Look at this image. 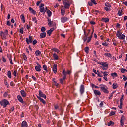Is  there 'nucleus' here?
Masks as SVG:
<instances>
[{
	"label": "nucleus",
	"instance_id": "nucleus-1",
	"mask_svg": "<svg viewBox=\"0 0 127 127\" xmlns=\"http://www.w3.org/2000/svg\"><path fill=\"white\" fill-rule=\"evenodd\" d=\"M0 35L3 40L6 39L7 36L8 35V30H5L4 32L1 31Z\"/></svg>",
	"mask_w": 127,
	"mask_h": 127
},
{
	"label": "nucleus",
	"instance_id": "nucleus-2",
	"mask_svg": "<svg viewBox=\"0 0 127 127\" xmlns=\"http://www.w3.org/2000/svg\"><path fill=\"white\" fill-rule=\"evenodd\" d=\"M117 37H118L119 39L121 40H124L125 38H126V36L124 34H122V32H121V30L117 31L116 33Z\"/></svg>",
	"mask_w": 127,
	"mask_h": 127
},
{
	"label": "nucleus",
	"instance_id": "nucleus-3",
	"mask_svg": "<svg viewBox=\"0 0 127 127\" xmlns=\"http://www.w3.org/2000/svg\"><path fill=\"white\" fill-rule=\"evenodd\" d=\"M98 64L102 66V67H101L102 70H107V69H108V67L109 66V64H108L107 62H101L98 63Z\"/></svg>",
	"mask_w": 127,
	"mask_h": 127
},
{
	"label": "nucleus",
	"instance_id": "nucleus-4",
	"mask_svg": "<svg viewBox=\"0 0 127 127\" xmlns=\"http://www.w3.org/2000/svg\"><path fill=\"white\" fill-rule=\"evenodd\" d=\"M100 89L103 93H105V94H109V90H108V87L106 86V85L104 84H101L100 85Z\"/></svg>",
	"mask_w": 127,
	"mask_h": 127
},
{
	"label": "nucleus",
	"instance_id": "nucleus-5",
	"mask_svg": "<svg viewBox=\"0 0 127 127\" xmlns=\"http://www.w3.org/2000/svg\"><path fill=\"white\" fill-rule=\"evenodd\" d=\"M0 103L1 106H2L3 108H6L7 105L9 104V102H8L6 99H3L0 101Z\"/></svg>",
	"mask_w": 127,
	"mask_h": 127
},
{
	"label": "nucleus",
	"instance_id": "nucleus-6",
	"mask_svg": "<svg viewBox=\"0 0 127 127\" xmlns=\"http://www.w3.org/2000/svg\"><path fill=\"white\" fill-rule=\"evenodd\" d=\"M64 8L65 9H69V8H70L71 4L69 3V1H68V0H64Z\"/></svg>",
	"mask_w": 127,
	"mask_h": 127
},
{
	"label": "nucleus",
	"instance_id": "nucleus-7",
	"mask_svg": "<svg viewBox=\"0 0 127 127\" xmlns=\"http://www.w3.org/2000/svg\"><path fill=\"white\" fill-rule=\"evenodd\" d=\"M87 31L88 33L87 34V32H86V30H84L85 36L83 38V40L84 41V42L87 41V40L88 39V35H89V34L90 32H91V30L89 29L87 30Z\"/></svg>",
	"mask_w": 127,
	"mask_h": 127
},
{
	"label": "nucleus",
	"instance_id": "nucleus-8",
	"mask_svg": "<svg viewBox=\"0 0 127 127\" xmlns=\"http://www.w3.org/2000/svg\"><path fill=\"white\" fill-rule=\"evenodd\" d=\"M54 107L55 110H58L59 111H62V105L61 104H54Z\"/></svg>",
	"mask_w": 127,
	"mask_h": 127
},
{
	"label": "nucleus",
	"instance_id": "nucleus-9",
	"mask_svg": "<svg viewBox=\"0 0 127 127\" xmlns=\"http://www.w3.org/2000/svg\"><path fill=\"white\" fill-rule=\"evenodd\" d=\"M125 120H126V118L124 115H122L120 119V125L121 127H124V125L125 124Z\"/></svg>",
	"mask_w": 127,
	"mask_h": 127
},
{
	"label": "nucleus",
	"instance_id": "nucleus-10",
	"mask_svg": "<svg viewBox=\"0 0 127 127\" xmlns=\"http://www.w3.org/2000/svg\"><path fill=\"white\" fill-rule=\"evenodd\" d=\"M68 20H69V18L66 16L63 17L61 18V21L62 23H65V22H66Z\"/></svg>",
	"mask_w": 127,
	"mask_h": 127
},
{
	"label": "nucleus",
	"instance_id": "nucleus-11",
	"mask_svg": "<svg viewBox=\"0 0 127 127\" xmlns=\"http://www.w3.org/2000/svg\"><path fill=\"white\" fill-rule=\"evenodd\" d=\"M38 66H35V70L37 72H40L41 71V65L38 62L36 63Z\"/></svg>",
	"mask_w": 127,
	"mask_h": 127
},
{
	"label": "nucleus",
	"instance_id": "nucleus-12",
	"mask_svg": "<svg viewBox=\"0 0 127 127\" xmlns=\"http://www.w3.org/2000/svg\"><path fill=\"white\" fill-rule=\"evenodd\" d=\"M29 38H26V41L27 43V44H29V43H32V41H33V38H32V36H29Z\"/></svg>",
	"mask_w": 127,
	"mask_h": 127
},
{
	"label": "nucleus",
	"instance_id": "nucleus-13",
	"mask_svg": "<svg viewBox=\"0 0 127 127\" xmlns=\"http://www.w3.org/2000/svg\"><path fill=\"white\" fill-rule=\"evenodd\" d=\"M52 70L54 74L57 73V64H54Z\"/></svg>",
	"mask_w": 127,
	"mask_h": 127
},
{
	"label": "nucleus",
	"instance_id": "nucleus-14",
	"mask_svg": "<svg viewBox=\"0 0 127 127\" xmlns=\"http://www.w3.org/2000/svg\"><path fill=\"white\" fill-rule=\"evenodd\" d=\"M39 96L42 98H44V99H46V95L43 94V92L40 90L39 91Z\"/></svg>",
	"mask_w": 127,
	"mask_h": 127
},
{
	"label": "nucleus",
	"instance_id": "nucleus-15",
	"mask_svg": "<svg viewBox=\"0 0 127 127\" xmlns=\"http://www.w3.org/2000/svg\"><path fill=\"white\" fill-rule=\"evenodd\" d=\"M80 92L81 95H82V94H84V92H85V86H84V85H81Z\"/></svg>",
	"mask_w": 127,
	"mask_h": 127
},
{
	"label": "nucleus",
	"instance_id": "nucleus-16",
	"mask_svg": "<svg viewBox=\"0 0 127 127\" xmlns=\"http://www.w3.org/2000/svg\"><path fill=\"white\" fill-rule=\"evenodd\" d=\"M28 127V125L27 124V122L26 121H24L21 123V127Z\"/></svg>",
	"mask_w": 127,
	"mask_h": 127
},
{
	"label": "nucleus",
	"instance_id": "nucleus-17",
	"mask_svg": "<svg viewBox=\"0 0 127 127\" xmlns=\"http://www.w3.org/2000/svg\"><path fill=\"white\" fill-rule=\"evenodd\" d=\"M54 28H51L50 30H49L47 32V34H48V35L49 36H50V35H51V34L52 33V32L53 31H54Z\"/></svg>",
	"mask_w": 127,
	"mask_h": 127
},
{
	"label": "nucleus",
	"instance_id": "nucleus-18",
	"mask_svg": "<svg viewBox=\"0 0 127 127\" xmlns=\"http://www.w3.org/2000/svg\"><path fill=\"white\" fill-rule=\"evenodd\" d=\"M93 33H94V30H93L91 35L87 39V43H89L91 41V40H92V38L93 37Z\"/></svg>",
	"mask_w": 127,
	"mask_h": 127
},
{
	"label": "nucleus",
	"instance_id": "nucleus-19",
	"mask_svg": "<svg viewBox=\"0 0 127 127\" xmlns=\"http://www.w3.org/2000/svg\"><path fill=\"white\" fill-rule=\"evenodd\" d=\"M17 98L19 102H20V103H22V104H23V103H24V102L23 101V99H22V97H21V96L18 95Z\"/></svg>",
	"mask_w": 127,
	"mask_h": 127
},
{
	"label": "nucleus",
	"instance_id": "nucleus-20",
	"mask_svg": "<svg viewBox=\"0 0 127 127\" xmlns=\"http://www.w3.org/2000/svg\"><path fill=\"white\" fill-rule=\"evenodd\" d=\"M102 21L105 22V23H108L110 21V19L109 18H102L101 19Z\"/></svg>",
	"mask_w": 127,
	"mask_h": 127
},
{
	"label": "nucleus",
	"instance_id": "nucleus-21",
	"mask_svg": "<svg viewBox=\"0 0 127 127\" xmlns=\"http://www.w3.org/2000/svg\"><path fill=\"white\" fill-rule=\"evenodd\" d=\"M29 10L30 12L31 13H32V14H34V15H35L36 14V11H35L32 8L29 7Z\"/></svg>",
	"mask_w": 127,
	"mask_h": 127
},
{
	"label": "nucleus",
	"instance_id": "nucleus-22",
	"mask_svg": "<svg viewBox=\"0 0 127 127\" xmlns=\"http://www.w3.org/2000/svg\"><path fill=\"white\" fill-rule=\"evenodd\" d=\"M63 75V77L64 79H66V77L67 75V72L65 70V69L63 70L62 72Z\"/></svg>",
	"mask_w": 127,
	"mask_h": 127
},
{
	"label": "nucleus",
	"instance_id": "nucleus-23",
	"mask_svg": "<svg viewBox=\"0 0 127 127\" xmlns=\"http://www.w3.org/2000/svg\"><path fill=\"white\" fill-rule=\"evenodd\" d=\"M20 93H21V96L23 98H25V97H26V92H25V91L21 90Z\"/></svg>",
	"mask_w": 127,
	"mask_h": 127
},
{
	"label": "nucleus",
	"instance_id": "nucleus-24",
	"mask_svg": "<svg viewBox=\"0 0 127 127\" xmlns=\"http://www.w3.org/2000/svg\"><path fill=\"white\" fill-rule=\"evenodd\" d=\"M94 93L96 96H101V91L99 90H95Z\"/></svg>",
	"mask_w": 127,
	"mask_h": 127
},
{
	"label": "nucleus",
	"instance_id": "nucleus-25",
	"mask_svg": "<svg viewBox=\"0 0 127 127\" xmlns=\"http://www.w3.org/2000/svg\"><path fill=\"white\" fill-rule=\"evenodd\" d=\"M53 57L54 59V60H58L59 59V57H58V55L56 54V53H54L53 54Z\"/></svg>",
	"mask_w": 127,
	"mask_h": 127
},
{
	"label": "nucleus",
	"instance_id": "nucleus-26",
	"mask_svg": "<svg viewBox=\"0 0 127 127\" xmlns=\"http://www.w3.org/2000/svg\"><path fill=\"white\" fill-rule=\"evenodd\" d=\"M46 36V33L45 32H43L40 33V38H44Z\"/></svg>",
	"mask_w": 127,
	"mask_h": 127
},
{
	"label": "nucleus",
	"instance_id": "nucleus-27",
	"mask_svg": "<svg viewBox=\"0 0 127 127\" xmlns=\"http://www.w3.org/2000/svg\"><path fill=\"white\" fill-rule=\"evenodd\" d=\"M66 9L64 8H63V9H62L61 10V14L62 15H63V16H64V15H65V13L66 12Z\"/></svg>",
	"mask_w": 127,
	"mask_h": 127
},
{
	"label": "nucleus",
	"instance_id": "nucleus-28",
	"mask_svg": "<svg viewBox=\"0 0 127 127\" xmlns=\"http://www.w3.org/2000/svg\"><path fill=\"white\" fill-rule=\"evenodd\" d=\"M38 99H39V100L40 101V102H41L43 104H46V102L45 101V100H44V99L41 98L40 97H37Z\"/></svg>",
	"mask_w": 127,
	"mask_h": 127
},
{
	"label": "nucleus",
	"instance_id": "nucleus-29",
	"mask_svg": "<svg viewBox=\"0 0 127 127\" xmlns=\"http://www.w3.org/2000/svg\"><path fill=\"white\" fill-rule=\"evenodd\" d=\"M36 56H40L41 54V52L39 50H37L35 51V52Z\"/></svg>",
	"mask_w": 127,
	"mask_h": 127
},
{
	"label": "nucleus",
	"instance_id": "nucleus-30",
	"mask_svg": "<svg viewBox=\"0 0 127 127\" xmlns=\"http://www.w3.org/2000/svg\"><path fill=\"white\" fill-rule=\"evenodd\" d=\"M66 80V79H64V77L63 78H60V83L62 84V85H63L64 84V81Z\"/></svg>",
	"mask_w": 127,
	"mask_h": 127
},
{
	"label": "nucleus",
	"instance_id": "nucleus-31",
	"mask_svg": "<svg viewBox=\"0 0 127 127\" xmlns=\"http://www.w3.org/2000/svg\"><path fill=\"white\" fill-rule=\"evenodd\" d=\"M113 89H117L118 87H119V85L117 83H114L113 84Z\"/></svg>",
	"mask_w": 127,
	"mask_h": 127
},
{
	"label": "nucleus",
	"instance_id": "nucleus-32",
	"mask_svg": "<svg viewBox=\"0 0 127 127\" xmlns=\"http://www.w3.org/2000/svg\"><path fill=\"white\" fill-rule=\"evenodd\" d=\"M47 13L48 16L49 17H51V15H52V12H51V11H50V10H48L47 11Z\"/></svg>",
	"mask_w": 127,
	"mask_h": 127
},
{
	"label": "nucleus",
	"instance_id": "nucleus-33",
	"mask_svg": "<svg viewBox=\"0 0 127 127\" xmlns=\"http://www.w3.org/2000/svg\"><path fill=\"white\" fill-rule=\"evenodd\" d=\"M56 25V24H55V23H53V21H50L48 23V25L50 27H51V25Z\"/></svg>",
	"mask_w": 127,
	"mask_h": 127
},
{
	"label": "nucleus",
	"instance_id": "nucleus-34",
	"mask_svg": "<svg viewBox=\"0 0 127 127\" xmlns=\"http://www.w3.org/2000/svg\"><path fill=\"white\" fill-rule=\"evenodd\" d=\"M21 19L23 21V23L25 22V18L24 17V15L22 14L21 15Z\"/></svg>",
	"mask_w": 127,
	"mask_h": 127
},
{
	"label": "nucleus",
	"instance_id": "nucleus-35",
	"mask_svg": "<svg viewBox=\"0 0 127 127\" xmlns=\"http://www.w3.org/2000/svg\"><path fill=\"white\" fill-rule=\"evenodd\" d=\"M40 12H43V14H44V13H45L46 11L45 10V9H44V7H42V8H40Z\"/></svg>",
	"mask_w": 127,
	"mask_h": 127
},
{
	"label": "nucleus",
	"instance_id": "nucleus-36",
	"mask_svg": "<svg viewBox=\"0 0 127 127\" xmlns=\"http://www.w3.org/2000/svg\"><path fill=\"white\" fill-rule=\"evenodd\" d=\"M52 50H53L55 52H57V53H59V52H60V51L58 49L55 48H53Z\"/></svg>",
	"mask_w": 127,
	"mask_h": 127
},
{
	"label": "nucleus",
	"instance_id": "nucleus-37",
	"mask_svg": "<svg viewBox=\"0 0 127 127\" xmlns=\"http://www.w3.org/2000/svg\"><path fill=\"white\" fill-rule=\"evenodd\" d=\"M7 76L9 79H11V71L10 70L7 72Z\"/></svg>",
	"mask_w": 127,
	"mask_h": 127
},
{
	"label": "nucleus",
	"instance_id": "nucleus-38",
	"mask_svg": "<svg viewBox=\"0 0 127 127\" xmlns=\"http://www.w3.org/2000/svg\"><path fill=\"white\" fill-rule=\"evenodd\" d=\"M43 68L45 71H46V73H48V70H47V66L46 65H44L43 66Z\"/></svg>",
	"mask_w": 127,
	"mask_h": 127
},
{
	"label": "nucleus",
	"instance_id": "nucleus-39",
	"mask_svg": "<svg viewBox=\"0 0 127 127\" xmlns=\"http://www.w3.org/2000/svg\"><path fill=\"white\" fill-rule=\"evenodd\" d=\"M114 122H113V121H110V122H109L108 123V126H114Z\"/></svg>",
	"mask_w": 127,
	"mask_h": 127
},
{
	"label": "nucleus",
	"instance_id": "nucleus-40",
	"mask_svg": "<svg viewBox=\"0 0 127 127\" xmlns=\"http://www.w3.org/2000/svg\"><path fill=\"white\" fill-rule=\"evenodd\" d=\"M105 6H107V7H109V8L111 7V6H112V5H111V3L109 2L105 3Z\"/></svg>",
	"mask_w": 127,
	"mask_h": 127
},
{
	"label": "nucleus",
	"instance_id": "nucleus-41",
	"mask_svg": "<svg viewBox=\"0 0 127 127\" xmlns=\"http://www.w3.org/2000/svg\"><path fill=\"white\" fill-rule=\"evenodd\" d=\"M118 15H119V16H122V15H123V10H119Z\"/></svg>",
	"mask_w": 127,
	"mask_h": 127
},
{
	"label": "nucleus",
	"instance_id": "nucleus-42",
	"mask_svg": "<svg viewBox=\"0 0 127 127\" xmlns=\"http://www.w3.org/2000/svg\"><path fill=\"white\" fill-rule=\"evenodd\" d=\"M22 55H23V58L25 60V61H27V57H26V55H25V54L23 53Z\"/></svg>",
	"mask_w": 127,
	"mask_h": 127
},
{
	"label": "nucleus",
	"instance_id": "nucleus-43",
	"mask_svg": "<svg viewBox=\"0 0 127 127\" xmlns=\"http://www.w3.org/2000/svg\"><path fill=\"white\" fill-rule=\"evenodd\" d=\"M104 55L105 56H107L108 57H110V58L112 57V55L111 54V53H105L104 54Z\"/></svg>",
	"mask_w": 127,
	"mask_h": 127
},
{
	"label": "nucleus",
	"instance_id": "nucleus-44",
	"mask_svg": "<svg viewBox=\"0 0 127 127\" xmlns=\"http://www.w3.org/2000/svg\"><path fill=\"white\" fill-rule=\"evenodd\" d=\"M111 76H112V77H118V74H117V73H116V72H114V73H111Z\"/></svg>",
	"mask_w": 127,
	"mask_h": 127
},
{
	"label": "nucleus",
	"instance_id": "nucleus-45",
	"mask_svg": "<svg viewBox=\"0 0 127 127\" xmlns=\"http://www.w3.org/2000/svg\"><path fill=\"white\" fill-rule=\"evenodd\" d=\"M84 51L86 52V53L88 54L89 53V47H86L84 48Z\"/></svg>",
	"mask_w": 127,
	"mask_h": 127
},
{
	"label": "nucleus",
	"instance_id": "nucleus-46",
	"mask_svg": "<svg viewBox=\"0 0 127 127\" xmlns=\"http://www.w3.org/2000/svg\"><path fill=\"white\" fill-rule=\"evenodd\" d=\"M4 84H5V86H7V88H9V84H8V82H7V80H4Z\"/></svg>",
	"mask_w": 127,
	"mask_h": 127
},
{
	"label": "nucleus",
	"instance_id": "nucleus-47",
	"mask_svg": "<svg viewBox=\"0 0 127 127\" xmlns=\"http://www.w3.org/2000/svg\"><path fill=\"white\" fill-rule=\"evenodd\" d=\"M13 75L14 76V77H16L17 75V70H15L14 72H13Z\"/></svg>",
	"mask_w": 127,
	"mask_h": 127
},
{
	"label": "nucleus",
	"instance_id": "nucleus-48",
	"mask_svg": "<svg viewBox=\"0 0 127 127\" xmlns=\"http://www.w3.org/2000/svg\"><path fill=\"white\" fill-rule=\"evenodd\" d=\"M97 72H98L97 75H98V77L102 78L103 77V74L102 73H101V72H99V71H98Z\"/></svg>",
	"mask_w": 127,
	"mask_h": 127
},
{
	"label": "nucleus",
	"instance_id": "nucleus-49",
	"mask_svg": "<svg viewBox=\"0 0 127 127\" xmlns=\"http://www.w3.org/2000/svg\"><path fill=\"white\" fill-rule=\"evenodd\" d=\"M102 45H103L104 46H106V47H108V45H109V43H106V42H105V43H102Z\"/></svg>",
	"mask_w": 127,
	"mask_h": 127
},
{
	"label": "nucleus",
	"instance_id": "nucleus-50",
	"mask_svg": "<svg viewBox=\"0 0 127 127\" xmlns=\"http://www.w3.org/2000/svg\"><path fill=\"white\" fill-rule=\"evenodd\" d=\"M42 2V0H40V1H38L36 3L37 6H39V4Z\"/></svg>",
	"mask_w": 127,
	"mask_h": 127
},
{
	"label": "nucleus",
	"instance_id": "nucleus-51",
	"mask_svg": "<svg viewBox=\"0 0 127 127\" xmlns=\"http://www.w3.org/2000/svg\"><path fill=\"white\" fill-rule=\"evenodd\" d=\"M104 9H105V10H106V11H111V9L108 8V7H104Z\"/></svg>",
	"mask_w": 127,
	"mask_h": 127
},
{
	"label": "nucleus",
	"instance_id": "nucleus-52",
	"mask_svg": "<svg viewBox=\"0 0 127 127\" xmlns=\"http://www.w3.org/2000/svg\"><path fill=\"white\" fill-rule=\"evenodd\" d=\"M32 21H34L35 23H37V20H36V17L32 18Z\"/></svg>",
	"mask_w": 127,
	"mask_h": 127
},
{
	"label": "nucleus",
	"instance_id": "nucleus-53",
	"mask_svg": "<svg viewBox=\"0 0 127 127\" xmlns=\"http://www.w3.org/2000/svg\"><path fill=\"white\" fill-rule=\"evenodd\" d=\"M20 33H21V34H23V28H21L19 29Z\"/></svg>",
	"mask_w": 127,
	"mask_h": 127
},
{
	"label": "nucleus",
	"instance_id": "nucleus-54",
	"mask_svg": "<svg viewBox=\"0 0 127 127\" xmlns=\"http://www.w3.org/2000/svg\"><path fill=\"white\" fill-rule=\"evenodd\" d=\"M104 77H107L108 76V72L107 71H105L103 72Z\"/></svg>",
	"mask_w": 127,
	"mask_h": 127
},
{
	"label": "nucleus",
	"instance_id": "nucleus-55",
	"mask_svg": "<svg viewBox=\"0 0 127 127\" xmlns=\"http://www.w3.org/2000/svg\"><path fill=\"white\" fill-rule=\"evenodd\" d=\"M42 32H44L45 30H46V29H45V27H42L41 29Z\"/></svg>",
	"mask_w": 127,
	"mask_h": 127
},
{
	"label": "nucleus",
	"instance_id": "nucleus-56",
	"mask_svg": "<svg viewBox=\"0 0 127 127\" xmlns=\"http://www.w3.org/2000/svg\"><path fill=\"white\" fill-rule=\"evenodd\" d=\"M7 57L8 58V59H9V60L12 59V57L11 56V55L7 54Z\"/></svg>",
	"mask_w": 127,
	"mask_h": 127
},
{
	"label": "nucleus",
	"instance_id": "nucleus-57",
	"mask_svg": "<svg viewBox=\"0 0 127 127\" xmlns=\"http://www.w3.org/2000/svg\"><path fill=\"white\" fill-rule=\"evenodd\" d=\"M126 69L125 68H122L121 70V73H125V72H126Z\"/></svg>",
	"mask_w": 127,
	"mask_h": 127
},
{
	"label": "nucleus",
	"instance_id": "nucleus-58",
	"mask_svg": "<svg viewBox=\"0 0 127 127\" xmlns=\"http://www.w3.org/2000/svg\"><path fill=\"white\" fill-rule=\"evenodd\" d=\"M54 85L55 86H56V87H58L59 86V84L57 83V82L55 81H54Z\"/></svg>",
	"mask_w": 127,
	"mask_h": 127
},
{
	"label": "nucleus",
	"instance_id": "nucleus-59",
	"mask_svg": "<svg viewBox=\"0 0 127 127\" xmlns=\"http://www.w3.org/2000/svg\"><path fill=\"white\" fill-rule=\"evenodd\" d=\"M36 43H37V40H34V41H33V45H35V44H36Z\"/></svg>",
	"mask_w": 127,
	"mask_h": 127
},
{
	"label": "nucleus",
	"instance_id": "nucleus-60",
	"mask_svg": "<svg viewBox=\"0 0 127 127\" xmlns=\"http://www.w3.org/2000/svg\"><path fill=\"white\" fill-rule=\"evenodd\" d=\"M115 114H116V113H115V112L112 111L110 113V116H114V115H115Z\"/></svg>",
	"mask_w": 127,
	"mask_h": 127
},
{
	"label": "nucleus",
	"instance_id": "nucleus-61",
	"mask_svg": "<svg viewBox=\"0 0 127 127\" xmlns=\"http://www.w3.org/2000/svg\"><path fill=\"white\" fill-rule=\"evenodd\" d=\"M116 27H117V28H120V27H121V24H120L119 23H117Z\"/></svg>",
	"mask_w": 127,
	"mask_h": 127
},
{
	"label": "nucleus",
	"instance_id": "nucleus-62",
	"mask_svg": "<svg viewBox=\"0 0 127 127\" xmlns=\"http://www.w3.org/2000/svg\"><path fill=\"white\" fill-rule=\"evenodd\" d=\"M7 25H8V26H10V25H11V24L10 23V21H7Z\"/></svg>",
	"mask_w": 127,
	"mask_h": 127
},
{
	"label": "nucleus",
	"instance_id": "nucleus-63",
	"mask_svg": "<svg viewBox=\"0 0 127 127\" xmlns=\"http://www.w3.org/2000/svg\"><path fill=\"white\" fill-rule=\"evenodd\" d=\"M2 61H3L4 62H6V59H5L4 57H2Z\"/></svg>",
	"mask_w": 127,
	"mask_h": 127
},
{
	"label": "nucleus",
	"instance_id": "nucleus-64",
	"mask_svg": "<svg viewBox=\"0 0 127 127\" xmlns=\"http://www.w3.org/2000/svg\"><path fill=\"white\" fill-rule=\"evenodd\" d=\"M91 2L92 3H94V4H97V3H96V0H91Z\"/></svg>",
	"mask_w": 127,
	"mask_h": 127
}]
</instances>
